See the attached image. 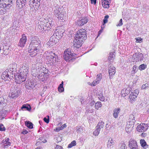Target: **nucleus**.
<instances>
[{"mask_svg":"<svg viewBox=\"0 0 149 149\" xmlns=\"http://www.w3.org/2000/svg\"><path fill=\"white\" fill-rule=\"evenodd\" d=\"M75 35V39L73 41V47H72L71 50H73L79 48L81 47L83 42L86 39V30L84 29L78 31Z\"/></svg>","mask_w":149,"mask_h":149,"instance_id":"1","label":"nucleus"},{"mask_svg":"<svg viewBox=\"0 0 149 149\" xmlns=\"http://www.w3.org/2000/svg\"><path fill=\"white\" fill-rule=\"evenodd\" d=\"M41 46L39 38L37 37L33 38L29 48L30 56L32 57L35 56L39 52Z\"/></svg>","mask_w":149,"mask_h":149,"instance_id":"2","label":"nucleus"},{"mask_svg":"<svg viewBox=\"0 0 149 149\" xmlns=\"http://www.w3.org/2000/svg\"><path fill=\"white\" fill-rule=\"evenodd\" d=\"M54 13L58 19L64 20L66 19V14L64 10H61V8H58L54 10Z\"/></svg>","mask_w":149,"mask_h":149,"instance_id":"3","label":"nucleus"},{"mask_svg":"<svg viewBox=\"0 0 149 149\" xmlns=\"http://www.w3.org/2000/svg\"><path fill=\"white\" fill-rule=\"evenodd\" d=\"M73 54L71 52L70 50L67 49L64 53V58L67 61H73L75 59L73 57Z\"/></svg>","mask_w":149,"mask_h":149,"instance_id":"4","label":"nucleus"},{"mask_svg":"<svg viewBox=\"0 0 149 149\" xmlns=\"http://www.w3.org/2000/svg\"><path fill=\"white\" fill-rule=\"evenodd\" d=\"M21 91L20 85L15 86L14 91L9 95V96L11 98H15L18 97Z\"/></svg>","mask_w":149,"mask_h":149,"instance_id":"5","label":"nucleus"},{"mask_svg":"<svg viewBox=\"0 0 149 149\" xmlns=\"http://www.w3.org/2000/svg\"><path fill=\"white\" fill-rule=\"evenodd\" d=\"M15 81L17 83L20 84L25 81L26 77L20 72L15 75Z\"/></svg>","mask_w":149,"mask_h":149,"instance_id":"6","label":"nucleus"},{"mask_svg":"<svg viewBox=\"0 0 149 149\" xmlns=\"http://www.w3.org/2000/svg\"><path fill=\"white\" fill-rule=\"evenodd\" d=\"M14 0H2L4 3L2 4V8H4L8 9L12 5Z\"/></svg>","mask_w":149,"mask_h":149,"instance_id":"7","label":"nucleus"},{"mask_svg":"<svg viewBox=\"0 0 149 149\" xmlns=\"http://www.w3.org/2000/svg\"><path fill=\"white\" fill-rule=\"evenodd\" d=\"M148 127V124L141 123L137 126V130L139 132H144L147 130Z\"/></svg>","mask_w":149,"mask_h":149,"instance_id":"8","label":"nucleus"},{"mask_svg":"<svg viewBox=\"0 0 149 149\" xmlns=\"http://www.w3.org/2000/svg\"><path fill=\"white\" fill-rule=\"evenodd\" d=\"M128 145L129 147L131 149H138V146L136 141L132 139H130L129 141Z\"/></svg>","mask_w":149,"mask_h":149,"instance_id":"9","label":"nucleus"},{"mask_svg":"<svg viewBox=\"0 0 149 149\" xmlns=\"http://www.w3.org/2000/svg\"><path fill=\"white\" fill-rule=\"evenodd\" d=\"M26 40L27 38L26 36H24V34H22V37L20 39L18 43V45L20 47H24L26 44Z\"/></svg>","mask_w":149,"mask_h":149,"instance_id":"10","label":"nucleus"},{"mask_svg":"<svg viewBox=\"0 0 149 149\" xmlns=\"http://www.w3.org/2000/svg\"><path fill=\"white\" fill-rule=\"evenodd\" d=\"M115 68L112 66H110V67L109 69V76L110 79L113 78V76L116 73Z\"/></svg>","mask_w":149,"mask_h":149,"instance_id":"11","label":"nucleus"},{"mask_svg":"<svg viewBox=\"0 0 149 149\" xmlns=\"http://www.w3.org/2000/svg\"><path fill=\"white\" fill-rule=\"evenodd\" d=\"M26 3V0H17L16 4L17 6L20 8H23Z\"/></svg>","mask_w":149,"mask_h":149,"instance_id":"12","label":"nucleus"},{"mask_svg":"<svg viewBox=\"0 0 149 149\" xmlns=\"http://www.w3.org/2000/svg\"><path fill=\"white\" fill-rule=\"evenodd\" d=\"M131 88L130 87H128L126 89H123L121 91L122 95L123 97H125L127 95L129 94L131 90Z\"/></svg>","mask_w":149,"mask_h":149,"instance_id":"13","label":"nucleus"},{"mask_svg":"<svg viewBox=\"0 0 149 149\" xmlns=\"http://www.w3.org/2000/svg\"><path fill=\"white\" fill-rule=\"evenodd\" d=\"M102 3L103 7L104 8H108L109 7V5L111 2L110 0H102Z\"/></svg>","mask_w":149,"mask_h":149,"instance_id":"14","label":"nucleus"},{"mask_svg":"<svg viewBox=\"0 0 149 149\" xmlns=\"http://www.w3.org/2000/svg\"><path fill=\"white\" fill-rule=\"evenodd\" d=\"M54 56H53L52 55H50L49 56H48L46 57L48 59H49V63H51L52 61L53 62L54 61H56V57L57 56H56L55 54L54 53Z\"/></svg>","mask_w":149,"mask_h":149,"instance_id":"15","label":"nucleus"},{"mask_svg":"<svg viewBox=\"0 0 149 149\" xmlns=\"http://www.w3.org/2000/svg\"><path fill=\"white\" fill-rule=\"evenodd\" d=\"M1 77L2 79L4 80L5 81L7 80H9L10 79L9 77V75L8 74V72H4L1 75Z\"/></svg>","mask_w":149,"mask_h":149,"instance_id":"16","label":"nucleus"},{"mask_svg":"<svg viewBox=\"0 0 149 149\" xmlns=\"http://www.w3.org/2000/svg\"><path fill=\"white\" fill-rule=\"evenodd\" d=\"M32 3L33 7L37 9L39 8L40 4V1L38 0H33Z\"/></svg>","mask_w":149,"mask_h":149,"instance_id":"17","label":"nucleus"},{"mask_svg":"<svg viewBox=\"0 0 149 149\" xmlns=\"http://www.w3.org/2000/svg\"><path fill=\"white\" fill-rule=\"evenodd\" d=\"M87 21V19L86 18H84L81 20H78V24L79 26H81L86 24Z\"/></svg>","mask_w":149,"mask_h":149,"instance_id":"18","label":"nucleus"},{"mask_svg":"<svg viewBox=\"0 0 149 149\" xmlns=\"http://www.w3.org/2000/svg\"><path fill=\"white\" fill-rule=\"evenodd\" d=\"M57 38L55 37L54 36H52L50 37L49 40V44H50V45H53L56 44V42Z\"/></svg>","mask_w":149,"mask_h":149,"instance_id":"19","label":"nucleus"},{"mask_svg":"<svg viewBox=\"0 0 149 149\" xmlns=\"http://www.w3.org/2000/svg\"><path fill=\"white\" fill-rule=\"evenodd\" d=\"M136 56V61H141L143 58V55L142 53L140 52L135 53Z\"/></svg>","mask_w":149,"mask_h":149,"instance_id":"20","label":"nucleus"},{"mask_svg":"<svg viewBox=\"0 0 149 149\" xmlns=\"http://www.w3.org/2000/svg\"><path fill=\"white\" fill-rule=\"evenodd\" d=\"M136 115L135 114L134 115L131 114L130 115L129 118L128 119V121H130L133 122H135L136 120Z\"/></svg>","mask_w":149,"mask_h":149,"instance_id":"21","label":"nucleus"},{"mask_svg":"<svg viewBox=\"0 0 149 149\" xmlns=\"http://www.w3.org/2000/svg\"><path fill=\"white\" fill-rule=\"evenodd\" d=\"M120 111V109L119 108L115 109L113 110V116L115 118H117L118 114Z\"/></svg>","mask_w":149,"mask_h":149,"instance_id":"22","label":"nucleus"},{"mask_svg":"<svg viewBox=\"0 0 149 149\" xmlns=\"http://www.w3.org/2000/svg\"><path fill=\"white\" fill-rule=\"evenodd\" d=\"M36 84L34 83L33 81H31L28 83V84L26 85V88L29 89H33L34 88Z\"/></svg>","mask_w":149,"mask_h":149,"instance_id":"23","label":"nucleus"},{"mask_svg":"<svg viewBox=\"0 0 149 149\" xmlns=\"http://www.w3.org/2000/svg\"><path fill=\"white\" fill-rule=\"evenodd\" d=\"M140 143L141 146L144 149H146L148 147V145L147 144L146 142L144 139H141Z\"/></svg>","mask_w":149,"mask_h":149,"instance_id":"24","label":"nucleus"},{"mask_svg":"<svg viewBox=\"0 0 149 149\" xmlns=\"http://www.w3.org/2000/svg\"><path fill=\"white\" fill-rule=\"evenodd\" d=\"M104 124V123L102 121L99 122L96 126L97 128L100 129V130H102Z\"/></svg>","mask_w":149,"mask_h":149,"instance_id":"25","label":"nucleus"},{"mask_svg":"<svg viewBox=\"0 0 149 149\" xmlns=\"http://www.w3.org/2000/svg\"><path fill=\"white\" fill-rule=\"evenodd\" d=\"M135 122H133L130 121H128L127 123V127L128 128H130V130H131V128H133L134 127V124Z\"/></svg>","mask_w":149,"mask_h":149,"instance_id":"26","label":"nucleus"},{"mask_svg":"<svg viewBox=\"0 0 149 149\" xmlns=\"http://www.w3.org/2000/svg\"><path fill=\"white\" fill-rule=\"evenodd\" d=\"M114 144V142L112 140L111 138H110L108 140L107 144V147L108 148H111L113 147V146Z\"/></svg>","mask_w":149,"mask_h":149,"instance_id":"27","label":"nucleus"},{"mask_svg":"<svg viewBox=\"0 0 149 149\" xmlns=\"http://www.w3.org/2000/svg\"><path fill=\"white\" fill-rule=\"evenodd\" d=\"M137 97V96L133 94V93H131L129 96V98L130 99V102L131 103H132L135 101L136 100V98Z\"/></svg>","mask_w":149,"mask_h":149,"instance_id":"28","label":"nucleus"},{"mask_svg":"<svg viewBox=\"0 0 149 149\" xmlns=\"http://www.w3.org/2000/svg\"><path fill=\"white\" fill-rule=\"evenodd\" d=\"M22 109H25L26 110L30 111L31 109V107L30 105L26 104L23 105L21 108Z\"/></svg>","mask_w":149,"mask_h":149,"instance_id":"29","label":"nucleus"},{"mask_svg":"<svg viewBox=\"0 0 149 149\" xmlns=\"http://www.w3.org/2000/svg\"><path fill=\"white\" fill-rule=\"evenodd\" d=\"M25 125L29 128L32 129L33 128V124L31 122L28 121L25 122Z\"/></svg>","mask_w":149,"mask_h":149,"instance_id":"30","label":"nucleus"},{"mask_svg":"<svg viewBox=\"0 0 149 149\" xmlns=\"http://www.w3.org/2000/svg\"><path fill=\"white\" fill-rule=\"evenodd\" d=\"M63 82L62 81L58 87V90L60 92H62L64 91V88L63 87Z\"/></svg>","mask_w":149,"mask_h":149,"instance_id":"31","label":"nucleus"},{"mask_svg":"<svg viewBox=\"0 0 149 149\" xmlns=\"http://www.w3.org/2000/svg\"><path fill=\"white\" fill-rule=\"evenodd\" d=\"M21 70V69H20L19 70V72L23 74V75H24L26 77L27 76V74H28V72H29V70L28 69H26V70Z\"/></svg>","mask_w":149,"mask_h":149,"instance_id":"32","label":"nucleus"},{"mask_svg":"<svg viewBox=\"0 0 149 149\" xmlns=\"http://www.w3.org/2000/svg\"><path fill=\"white\" fill-rule=\"evenodd\" d=\"M113 50V52H110L109 54V59L111 60H113L115 57V55L114 54V53H115V51L114 50Z\"/></svg>","mask_w":149,"mask_h":149,"instance_id":"33","label":"nucleus"},{"mask_svg":"<svg viewBox=\"0 0 149 149\" xmlns=\"http://www.w3.org/2000/svg\"><path fill=\"white\" fill-rule=\"evenodd\" d=\"M102 78V74H98L97 76L96 81H95L96 83L98 84Z\"/></svg>","mask_w":149,"mask_h":149,"instance_id":"34","label":"nucleus"},{"mask_svg":"<svg viewBox=\"0 0 149 149\" xmlns=\"http://www.w3.org/2000/svg\"><path fill=\"white\" fill-rule=\"evenodd\" d=\"M2 144H3V145H4V148H8V146L10 145V142H5V141L3 140L2 141Z\"/></svg>","mask_w":149,"mask_h":149,"instance_id":"35","label":"nucleus"},{"mask_svg":"<svg viewBox=\"0 0 149 149\" xmlns=\"http://www.w3.org/2000/svg\"><path fill=\"white\" fill-rule=\"evenodd\" d=\"M97 94H98V95L99 96L98 97L99 100L102 101H104V99L102 93H100V94H99L98 92Z\"/></svg>","mask_w":149,"mask_h":149,"instance_id":"36","label":"nucleus"},{"mask_svg":"<svg viewBox=\"0 0 149 149\" xmlns=\"http://www.w3.org/2000/svg\"><path fill=\"white\" fill-rule=\"evenodd\" d=\"M101 103L100 102H97L95 104V108L97 109H98L100 107H101Z\"/></svg>","mask_w":149,"mask_h":149,"instance_id":"37","label":"nucleus"},{"mask_svg":"<svg viewBox=\"0 0 149 149\" xmlns=\"http://www.w3.org/2000/svg\"><path fill=\"white\" fill-rule=\"evenodd\" d=\"M76 141L75 140L72 141L70 144L68 145V148H70L73 146L76 145Z\"/></svg>","mask_w":149,"mask_h":149,"instance_id":"38","label":"nucleus"},{"mask_svg":"<svg viewBox=\"0 0 149 149\" xmlns=\"http://www.w3.org/2000/svg\"><path fill=\"white\" fill-rule=\"evenodd\" d=\"M21 69V70H27L26 69H28L29 70V67L28 65L26 64H23L21 68H20Z\"/></svg>","mask_w":149,"mask_h":149,"instance_id":"39","label":"nucleus"},{"mask_svg":"<svg viewBox=\"0 0 149 149\" xmlns=\"http://www.w3.org/2000/svg\"><path fill=\"white\" fill-rule=\"evenodd\" d=\"M147 67V66L146 65H145L144 64H142L139 65V69L140 70H144L145 68H146Z\"/></svg>","mask_w":149,"mask_h":149,"instance_id":"40","label":"nucleus"},{"mask_svg":"<svg viewBox=\"0 0 149 149\" xmlns=\"http://www.w3.org/2000/svg\"><path fill=\"white\" fill-rule=\"evenodd\" d=\"M100 129L96 128L93 132V134L95 136H97L100 133Z\"/></svg>","mask_w":149,"mask_h":149,"instance_id":"41","label":"nucleus"},{"mask_svg":"<svg viewBox=\"0 0 149 149\" xmlns=\"http://www.w3.org/2000/svg\"><path fill=\"white\" fill-rule=\"evenodd\" d=\"M109 17V16L108 15H106L104 17V18L103 20V25H104V24H105L106 23H107L108 22V19H107Z\"/></svg>","mask_w":149,"mask_h":149,"instance_id":"42","label":"nucleus"},{"mask_svg":"<svg viewBox=\"0 0 149 149\" xmlns=\"http://www.w3.org/2000/svg\"><path fill=\"white\" fill-rule=\"evenodd\" d=\"M120 148L119 149H127V147L125 143H121L119 145Z\"/></svg>","mask_w":149,"mask_h":149,"instance_id":"43","label":"nucleus"},{"mask_svg":"<svg viewBox=\"0 0 149 149\" xmlns=\"http://www.w3.org/2000/svg\"><path fill=\"white\" fill-rule=\"evenodd\" d=\"M39 140H40L42 142L45 143L47 142V140L44 138V136H41L39 138Z\"/></svg>","mask_w":149,"mask_h":149,"instance_id":"44","label":"nucleus"},{"mask_svg":"<svg viewBox=\"0 0 149 149\" xmlns=\"http://www.w3.org/2000/svg\"><path fill=\"white\" fill-rule=\"evenodd\" d=\"M3 100V97H0V110L2 108L3 104H4Z\"/></svg>","mask_w":149,"mask_h":149,"instance_id":"45","label":"nucleus"},{"mask_svg":"<svg viewBox=\"0 0 149 149\" xmlns=\"http://www.w3.org/2000/svg\"><path fill=\"white\" fill-rule=\"evenodd\" d=\"M67 126V125L66 124H63L62 126L59 128L56 129V130L57 131H59L60 130H62L64 129V128H65Z\"/></svg>","mask_w":149,"mask_h":149,"instance_id":"46","label":"nucleus"},{"mask_svg":"<svg viewBox=\"0 0 149 149\" xmlns=\"http://www.w3.org/2000/svg\"><path fill=\"white\" fill-rule=\"evenodd\" d=\"M6 112V111L5 110L0 111V117L2 116V118H4L3 116H5Z\"/></svg>","mask_w":149,"mask_h":149,"instance_id":"47","label":"nucleus"},{"mask_svg":"<svg viewBox=\"0 0 149 149\" xmlns=\"http://www.w3.org/2000/svg\"><path fill=\"white\" fill-rule=\"evenodd\" d=\"M149 86V85L147 84L146 83L145 84L141 86V88L143 89H146L147 87H148Z\"/></svg>","mask_w":149,"mask_h":149,"instance_id":"48","label":"nucleus"},{"mask_svg":"<svg viewBox=\"0 0 149 149\" xmlns=\"http://www.w3.org/2000/svg\"><path fill=\"white\" fill-rule=\"evenodd\" d=\"M62 139V137L61 136H58L56 137V140L57 141V143H58L59 142H61Z\"/></svg>","mask_w":149,"mask_h":149,"instance_id":"49","label":"nucleus"},{"mask_svg":"<svg viewBox=\"0 0 149 149\" xmlns=\"http://www.w3.org/2000/svg\"><path fill=\"white\" fill-rule=\"evenodd\" d=\"M131 93H133V94L137 96L139 93V91L138 90L136 89L133 92H131Z\"/></svg>","mask_w":149,"mask_h":149,"instance_id":"50","label":"nucleus"},{"mask_svg":"<svg viewBox=\"0 0 149 149\" xmlns=\"http://www.w3.org/2000/svg\"><path fill=\"white\" fill-rule=\"evenodd\" d=\"M0 131H4L6 130L5 127L3 126V125L1 124L0 125Z\"/></svg>","mask_w":149,"mask_h":149,"instance_id":"51","label":"nucleus"},{"mask_svg":"<svg viewBox=\"0 0 149 149\" xmlns=\"http://www.w3.org/2000/svg\"><path fill=\"white\" fill-rule=\"evenodd\" d=\"M95 82L96 81H94L92 83L88 82V84H89V85L94 86H95L96 84H97V83H96Z\"/></svg>","mask_w":149,"mask_h":149,"instance_id":"52","label":"nucleus"},{"mask_svg":"<svg viewBox=\"0 0 149 149\" xmlns=\"http://www.w3.org/2000/svg\"><path fill=\"white\" fill-rule=\"evenodd\" d=\"M48 118H47L46 117H45L43 119L44 121L47 123H48L49 122V116H48Z\"/></svg>","mask_w":149,"mask_h":149,"instance_id":"53","label":"nucleus"},{"mask_svg":"<svg viewBox=\"0 0 149 149\" xmlns=\"http://www.w3.org/2000/svg\"><path fill=\"white\" fill-rule=\"evenodd\" d=\"M123 24L122 23V19H120L119 21V24L117 25V26H122Z\"/></svg>","mask_w":149,"mask_h":149,"instance_id":"54","label":"nucleus"},{"mask_svg":"<svg viewBox=\"0 0 149 149\" xmlns=\"http://www.w3.org/2000/svg\"><path fill=\"white\" fill-rule=\"evenodd\" d=\"M55 149H63L61 146H59L58 145H56L55 147Z\"/></svg>","mask_w":149,"mask_h":149,"instance_id":"55","label":"nucleus"},{"mask_svg":"<svg viewBox=\"0 0 149 149\" xmlns=\"http://www.w3.org/2000/svg\"><path fill=\"white\" fill-rule=\"evenodd\" d=\"M137 66L136 65H134L133 67V70L134 72H137V70H136Z\"/></svg>","mask_w":149,"mask_h":149,"instance_id":"56","label":"nucleus"},{"mask_svg":"<svg viewBox=\"0 0 149 149\" xmlns=\"http://www.w3.org/2000/svg\"><path fill=\"white\" fill-rule=\"evenodd\" d=\"M91 4H95L96 2V0H90Z\"/></svg>","mask_w":149,"mask_h":149,"instance_id":"57","label":"nucleus"},{"mask_svg":"<svg viewBox=\"0 0 149 149\" xmlns=\"http://www.w3.org/2000/svg\"><path fill=\"white\" fill-rule=\"evenodd\" d=\"M28 131L26 130H24V131L22 132V133L23 134H27V133H28Z\"/></svg>","mask_w":149,"mask_h":149,"instance_id":"58","label":"nucleus"},{"mask_svg":"<svg viewBox=\"0 0 149 149\" xmlns=\"http://www.w3.org/2000/svg\"><path fill=\"white\" fill-rule=\"evenodd\" d=\"M82 130V129L80 128H78L77 129V131L78 132L80 133L81 132V130Z\"/></svg>","mask_w":149,"mask_h":149,"instance_id":"59","label":"nucleus"},{"mask_svg":"<svg viewBox=\"0 0 149 149\" xmlns=\"http://www.w3.org/2000/svg\"><path fill=\"white\" fill-rule=\"evenodd\" d=\"M142 39L141 38L138 39L136 38V40L137 41H138V42H140L141 41Z\"/></svg>","mask_w":149,"mask_h":149,"instance_id":"60","label":"nucleus"},{"mask_svg":"<svg viewBox=\"0 0 149 149\" xmlns=\"http://www.w3.org/2000/svg\"><path fill=\"white\" fill-rule=\"evenodd\" d=\"M41 141V140H39V139H38L37 140V142L36 143V145H38L39 144V143H40Z\"/></svg>","mask_w":149,"mask_h":149,"instance_id":"61","label":"nucleus"},{"mask_svg":"<svg viewBox=\"0 0 149 149\" xmlns=\"http://www.w3.org/2000/svg\"><path fill=\"white\" fill-rule=\"evenodd\" d=\"M109 125H108V124H106V128L107 130H109L108 128H109Z\"/></svg>","mask_w":149,"mask_h":149,"instance_id":"62","label":"nucleus"},{"mask_svg":"<svg viewBox=\"0 0 149 149\" xmlns=\"http://www.w3.org/2000/svg\"><path fill=\"white\" fill-rule=\"evenodd\" d=\"M9 138H7L5 139V142H10L9 141Z\"/></svg>","mask_w":149,"mask_h":149,"instance_id":"63","label":"nucleus"},{"mask_svg":"<svg viewBox=\"0 0 149 149\" xmlns=\"http://www.w3.org/2000/svg\"><path fill=\"white\" fill-rule=\"evenodd\" d=\"M102 31V30H100L99 32V34H100Z\"/></svg>","mask_w":149,"mask_h":149,"instance_id":"64","label":"nucleus"}]
</instances>
